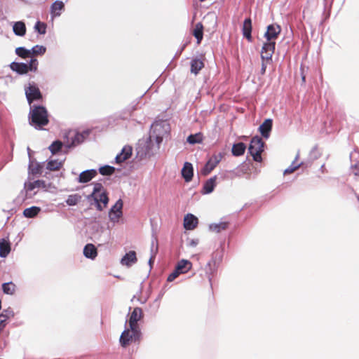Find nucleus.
Returning <instances> with one entry per match:
<instances>
[{
	"instance_id": "nucleus-51",
	"label": "nucleus",
	"mask_w": 359,
	"mask_h": 359,
	"mask_svg": "<svg viewBox=\"0 0 359 359\" xmlns=\"http://www.w3.org/2000/svg\"><path fill=\"white\" fill-rule=\"evenodd\" d=\"M266 69V65L264 63V61H262V68L260 70V73L262 75H264L265 74Z\"/></svg>"
},
{
	"instance_id": "nucleus-49",
	"label": "nucleus",
	"mask_w": 359,
	"mask_h": 359,
	"mask_svg": "<svg viewBox=\"0 0 359 359\" xmlns=\"http://www.w3.org/2000/svg\"><path fill=\"white\" fill-rule=\"evenodd\" d=\"M273 54V53H272V52L262 50L261 51V58H262V61H264V60H266V62L271 61Z\"/></svg>"
},
{
	"instance_id": "nucleus-21",
	"label": "nucleus",
	"mask_w": 359,
	"mask_h": 359,
	"mask_svg": "<svg viewBox=\"0 0 359 359\" xmlns=\"http://www.w3.org/2000/svg\"><path fill=\"white\" fill-rule=\"evenodd\" d=\"M216 180L217 176L215 175L210 179H208L204 184L203 187V194H209L214 191V189L216 186Z\"/></svg>"
},
{
	"instance_id": "nucleus-18",
	"label": "nucleus",
	"mask_w": 359,
	"mask_h": 359,
	"mask_svg": "<svg viewBox=\"0 0 359 359\" xmlns=\"http://www.w3.org/2000/svg\"><path fill=\"white\" fill-rule=\"evenodd\" d=\"M142 317L143 314L142 309L139 307L135 308L130 313L128 320L129 325H138V321L140 320Z\"/></svg>"
},
{
	"instance_id": "nucleus-58",
	"label": "nucleus",
	"mask_w": 359,
	"mask_h": 359,
	"mask_svg": "<svg viewBox=\"0 0 359 359\" xmlns=\"http://www.w3.org/2000/svg\"><path fill=\"white\" fill-rule=\"evenodd\" d=\"M208 280L210 282H211V280H212V278L210 276H208Z\"/></svg>"
},
{
	"instance_id": "nucleus-3",
	"label": "nucleus",
	"mask_w": 359,
	"mask_h": 359,
	"mask_svg": "<svg viewBox=\"0 0 359 359\" xmlns=\"http://www.w3.org/2000/svg\"><path fill=\"white\" fill-rule=\"evenodd\" d=\"M264 145L265 144L260 137L255 136L252 138L248 151L255 161L261 162L262 161L261 154L264 151Z\"/></svg>"
},
{
	"instance_id": "nucleus-16",
	"label": "nucleus",
	"mask_w": 359,
	"mask_h": 359,
	"mask_svg": "<svg viewBox=\"0 0 359 359\" xmlns=\"http://www.w3.org/2000/svg\"><path fill=\"white\" fill-rule=\"evenodd\" d=\"M182 175L187 182H190L194 175V168L191 163L185 162L182 169Z\"/></svg>"
},
{
	"instance_id": "nucleus-23",
	"label": "nucleus",
	"mask_w": 359,
	"mask_h": 359,
	"mask_svg": "<svg viewBox=\"0 0 359 359\" xmlns=\"http://www.w3.org/2000/svg\"><path fill=\"white\" fill-rule=\"evenodd\" d=\"M177 270L181 274L185 273L191 270L192 267V263L187 259H181L179 261L175 266Z\"/></svg>"
},
{
	"instance_id": "nucleus-9",
	"label": "nucleus",
	"mask_w": 359,
	"mask_h": 359,
	"mask_svg": "<svg viewBox=\"0 0 359 359\" xmlns=\"http://www.w3.org/2000/svg\"><path fill=\"white\" fill-rule=\"evenodd\" d=\"M281 28L278 25L272 24L267 27L266 32L264 34V37L267 41H272L277 38L278 34L280 33Z\"/></svg>"
},
{
	"instance_id": "nucleus-52",
	"label": "nucleus",
	"mask_w": 359,
	"mask_h": 359,
	"mask_svg": "<svg viewBox=\"0 0 359 359\" xmlns=\"http://www.w3.org/2000/svg\"><path fill=\"white\" fill-rule=\"evenodd\" d=\"M197 244H198V241L196 240H194V239H192L189 243V245L191 247H196L197 245Z\"/></svg>"
},
{
	"instance_id": "nucleus-43",
	"label": "nucleus",
	"mask_w": 359,
	"mask_h": 359,
	"mask_svg": "<svg viewBox=\"0 0 359 359\" xmlns=\"http://www.w3.org/2000/svg\"><path fill=\"white\" fill-rule=\"evenodd\" d=\"M62 163L57 160H50L46 164V169L49 170H57L62 166Z\"/></svg>"
},
{
	"instance_id": "nucleus-10",
	"label": "nucleus",
	"mask_w": 359,
	"mask_h": 359,
	"mask_svg": "<svg viewBox=\"0 0 359 359\" xmlns=\"http://www.w3.org/2000/svg\"><path fill=\"white\" fill-rule=\"evenodd\" d=\"M97 175V171L95 169H88L84 171H82L77 179L78 182L79 183H87L90 182L93 178H94Z\"/></svg>"
},
{
	"instance_id": "nucleus-2",
	"label": "nucleus",
	"mask_w": 359,
	"mask_h": 359,
	"mask_svg": "<svg viewBox=\"0 0 359 359\" xmlns=\"http://www.w3.org/2000/svg\"><path fill=\"white\" fill-rule=\"evenodd\" d=\"M29 122L32 126L41 130L49 123L48 113L46 108L42 105L33 104L30 107Z\"/></svg>"
},
{
	"instance_id": "nucleus-42",
	"label": "nucleus",
	"mask_w": 359,
	"mask_h": 359,
	"mask_svg": "<svg viewBox=\"0 0 359 359\" xmlns=\"http://www.w3.org/2000/svg\"><path fill=\"white\" fill-rule=\"evenodd\" d=\"M2 290L5 294H13L15 290V285L12 282L4 283L2 285Z\"/></svg>"
},
{
	"instance_id": "nucleus-14",
	"label": "nucleus",
	"mask_w": 359,
	"mask_h": 359,
	"mask_svg": "<svg viewBox=\"0 0 359 359\" xmlns=\"http://www.w3.org/2000/svg\"><path fill=\"white\" fill-rule=\"evenodd\" d=\"M198 223V218L191 213H188L184 218V227L187 230L194 229Z\"/></svg>"
},
{
	"instance_id": "nucleus-22",
	"label": "nucleus",
	"mask_w": 359,
	"mask_h": 359,
	"mask_svg": "<svg viewBox=\"0 0 359 359\" xmlns=\"http://www.w3.org/2000/svg\"><path fill=\"white\" fill-rule=\"evenodd\" d=\"M10 68L18 74H25L27 73V63L13 62L10 64Z\"/></svg>"
},
{
	"instance_id": "nucleus-47",
	"label": "nucleus",
	"mask_w": 359,
	"mask_h": 359,
	"mask_svg": "<svg viewBox=\"0 0 359 359\" xmlns=\"http://www.w3.org/2000/svg\"><path fill=\"white\" fill-rule=\"evenodd\" d=\"M34 29L39 34H45L46 32V25L41 21H37L34 25Z\"/></svg>"
},
{
	"instance_id": "nucleus-4",
	"label": "nucleus",
	"mask_w": 359,
	"mask_h": 359,
	"mask_svg": "<svg viewBox=\"0 0 359 359\" xmlns=\"http://www.w3.org/2000/svg\"><path fill=\"white\" fill-rule=\"evenodd\" d=\"M25 93L30 107L32 106V103L33 102L40 101L43 98L40 89L34 82L29 83L27 86H25Z\"/></svg>"
},
{
	"instance_id": "nucleus-33",
	"label": "nucleus",
	"mask_w": 359,
	"mask_h": 359,
	"mask_svg": "<svg viewBox=\"0 0 359 359\" xmlns=\"http://www.w3.org/2000/svg\"><path fill=\"white\" fill-rule=\"evenodd\" d=\"M41 211V208L37 206H32L30 208H25L23 211V215L27 218H34Z\"/></svg>"
},
{
	"instance_id": "nucleus-50",
	"label": "nucleus",
	"mask_w": 359,
	"mask_h": 359,
	"mask_svg": "<svg viewBox=\"0 0 359 359\" xmlns=\"http://www.w3.org/2000/svg\"><path fill=\"white\" fill-rule=\"evenodd\" d=\"M181 273L177 270V269L175 267L174 271L168 276L167 278V281L172 282L177 277H178Z\"/></svg>"
},
{
	"instance_id": "nucleus-37",
	"label": "nucleus",
	"mask_w": 359,
	"mask_h": 359,
	"mask_svg": "<svg viewBox=\"0 0 359 359\" xmlns=\"http://www.w3.org/2000/svg\"><path fill=\"white\" fill-rule=\"evenodd\" d=\"M103 189V186L101 183L96 182L94 183V187L93 192L88 196L87 198L88 201L91 200V198H96V196H99V195L102 193V190Z\"/></svg>"
},
{
	"instance_id": "nucleus-30",
	"label": "nucleus",
	"mask_w": 359,
	"mask_h": 359,
	"mask_svg": "<svg viewBox=\"0 0 359 359\" xmlns=\"http://www.w3.org/2000/svg\"><path fill=\"white\" fill-rule=\"evenodd\" d=\"M246 147L243 142L233 144L231 149L232 154L235 156L243 155L245 151Z\"/></svg>"
},
{
	"instance_id": "nucleus-29",
	"label": "nucleus",
	"mask_w": 359,
	"mask_h": 359,
	"mask_svg": "<svg viewBox=\"0 0 359 359\" xmlns=\"http://www.w3.org/2000/svg\"><path fill=\"white\" fill-rule=\"evenodd\" d=\"M203 67V62L199 58H194L191 61V72L195 75L198 74Z\"/></svg>"
},
{
	"instance_id": "nucleus-40",
	"label": "nucleus",
	"mask_w": 359,
	"mask_h": 359,
	"mask_svg": "<svg viewBox=\"0 0 359 359\" xmlns=\"http://www.w3.org/2000/svg\"><path fill=\"white\" fill-rule=\"evenodd\" d=\"M30 56L31 55H43L46 51V48L43 46L36 45L29 49Z\"/></svg>"
},
{
	"instance_id": "nucleus-28",
	"label": "nucleus",
	"mask_w": 359,
	"mask_h": 359,
	"mask_svg": "<svg viewBox=\"0 0 359 359\" xmlns=\"http://www.w3.org/2000/svg\"><path fill=\"white\" fill-rule=\"evenodd\" d=\"M65 8V4L61 1H55L50 7L51 15L55 17L61 15V11Z\"/></svg>"
},
{
	"instance_id": "nucleus-54",
	"label": "nucleus",
	"mask_w": 359,
	"mask_h": 359,
	"mask_svg": "<svg viewBox=\"0 0 359 359\" xmlns=\"http://www.w3.org/2000/svg\"><path fill=\"white\" fill-rule=\"evenodd\" d=\"M109 239V235H107V236L104 239L99 238L98 240L102 243H107V242H108Z\"/></svg>"
},
{
	"instance_id": "nucleus-36",
	"label": "nucleus",
	"mask_w": 359,
	"mask_h": 359,
	"mask_svg": "<svg viewBox=\"0 0 359 359\" xmlns=\"http://www.w3.org/2000/svg\"><path fill=\"white\" fill-rule=\"evenodd\" d=\"M299 154L298 152L295 156L294 160L292 162L291 165L284 170V175H287V174L293 172L294 170L298 169L302 165V163H296V161L299 158Z\"/></svg>"
},
{
	"instance_id": "nucleus-57",
	"label": "nucleus",
	"mask_w": 359,
	"mask_h": 359,
	"mask_svg": "<svg viewBox=\"0 0 359 359\" xmlns=\"http://www.w3.org/2000/svg\"><path fill=\"white\" fill-rule=\"evenodd\" d=\"M355 168H359V163H358V164L355 165Z\"/></svg>"
},
{
	"instance_id": "nucleus-19",
	"label": "nucleus",
	"mask_w": 359,
	"mask_h": 359,
	"mask_svg": "<svg viewBox=\"0 0 359 359\" xmlns=\"http://www.w3.org/2000/svg\"><path fill=\"white\" fill-rule=\"evenodd\" d=\"M83 255L90 259H95L97 255V250L93 244H86L83 248Z\"/></svg>"
},
{
	"instance_id": "nucleus-34",
	"label": "nucleus",
	"mask_w": 359,
	"mask_h": 359,
	"mask_svg": "<svg viewBox=\"0 0 359 359\" xmlns=\"http://www.w3.org/2000/svg\"><path fill=\"white\" fill-rule=\"evenodd\" d=\"M130 332L133 337V341H136L140 340L142 333L138 325H129Z\"/></svg>"
},
{
	"instance_id": "nucleus-31",
	"label": "nucleus",
	"mask_w": 359,
	"mask_h": 359,
	"mask_svg": "<svg viewBox=\"0 0 359 359\" xmlns=\"http://www.w3.org/2000/svg\"><path fill=\"white\" fill-rule=\"evenodd\" d=\"M193 35L197 40V43L199 44L203 37V25L201 22H198L193 32Z\"/></svg>"
},
{
	"instance_id": "nucleus-45",
	"label": "nucleus",
	"mask_w": 359,
	"mask_h": 359,
	"mask_svg": "<svg viewBox=\"0 0 359 359\" xmlns=\"http://www.w3.org/2000/svg\"><path fill=\"white\" fill-rule=\"evenodd\" d=\"M29 49H27L25 47H18L15 49V53L19 57L26 59L30 57Z\"/></svg>"
},
{
	"instance_id": "nucleus-38",
	"label": "nucleus",
	"mask_w": 359,
	"mask_h": 359,
	"mask_svg": "<svg viewBox=\"0 0 359 359\" xmlns=\"http://www.w3.org/2000/svg\"><path fill=\"white\" fill-rule=\"evenodd\" d=\"M187 141L190 144L201 143L203 141V135L201 133L191 134L188 136Z\"/></svg>"
},
{
	"instance_id": "nucleus-20",
	"label": "nucleus",
	"mask_w": 359,
	"mask_h": 359,
	"mask_svg": "<svg viewBox=\"0 0 359 359\" xmlns=\"http://www.w3.org/2000/svg\"><path fill=\"white\" fill-rule=\"evenodd\" d=\"M25 187L27 191H32L36 188H41L46 189L47 184L44 180H37L32 182H28L25 184Z\"/></svg>"
},
{
	"instance_id": "nucleus-44",
	"label": "nucleus",
	"mask_w": 359,
	"mask_h": 359,
	"mask_svg": "<svg viewBox=\"0 0 359 359\" xmlns=\"http://www.w3.org/2000/svg\"><path fill=\"white\" fill-rule=\"evenodd\" d=\"M81 199V196L77 194L69 195L66 200V203L69 206L76 205Z\"/></svg>"
},
{
	"instance_id": "nucleus-60",
	"label": "nucleus",
	"mask_w": 359,
	"mask_h": 359,
	"mask_svg": "<svg viewBox=\"0 0 359 359\" xmlns=\"http://www.w3.org/2000/svg\"><path fill=\"white\" fill-rule=\"evenodd\" d=\"M199 1H201V2H203V1H204L205 0H199Z\"/></svg>"
},
{
	"instance_id": "nucleus-26",
	"label": "nucleus",
	"mask_w": 359,
	"mask_h": 359,
	"mask_svg": "<svg viewBox=\"0 0 359 359\" xmlns=\"http://www.w3.org/2000/svg\"><path fill=\"white\" fill-rule=\"evenodd\" d=\"M229 222H219V223L210 224L208 229L210 231L219 233L222 231L226 230L229 227Z\"/></svg>"
},
{
	"instance_id": "nucleus-8",
	"label": "nucleus",
	"mask_w": 359,
	"mask_h": 359,
	"mask_svg": "<svg viewBox=\"0 0 359 359\" xmlns=\"http://www.w3.org/2000/svg\"><path fill=\"white\" fill-rule=\"evenodd\" d=\"M133 148L131 146L126 145L123 147L121 152L115 157V162L120 164L131 157Z\"/></svg>"
},
{
	"instance_id": "nucleus-6",
	"label": "nucleus",
	"mask_w": 359,
	"mask_h": 359,
	"mask_svg": "<svg viewBox=\"0 0 359 359\" xmlns=\"http://www.w3.org/2000/svg\"><path fill=\"white\" fill-rule=\"evenodd\" d=\"M222 158V154L221 153L218 154H215L212 156L205 164L203 168H202L201 172L203 175H208L212 170L215 169V168L217 165V164L221 161Z\"/></svg>"
},
{
	"instance_id": "nucleus-56",
	"label": "nucleus",
	"mask_w": 359,
	"mask_h": 359,
	"mask_svg": "<svg viewBox=\"0 0 359 359\" xmlns=\"http://www.w3.org/2000/svg\"><path fill=\"white\" fill-rule=\"evenodd\" d=\"M324 166H325L324 165H322L321 167H320V170H321L322 172H323Z\"/></svg>"
},
{
	"instance_id": "nucleus-15",
	"label": "nucleus",
	"mask_w": 359,
	"mask_h": 359,
	"mask_svg": "<svg viewBox=\"0 0 359 359\" xmlns=\"http://www.w3.org/2000/svg\"><path fill=\"white\" fill-rule=\"evenodd\" d=\"M137 261L136 252L133 250H130L122 257L121 263L122 265L129 267L135 264Z\"/></svg>"
},
{
	"instance_id": "nucleus-13",
	"label": "nucleus",
	"mask_w": 359,
	"mask_h": 359,
	"mask_svg": "<svg viewBox=\"0 0 359 359\" xmlns=\"http://www.w3.org/2000/svg\"><path fill=\"white\" fill-rule=\"evenodd\" d=\"M273 121L271 118L266 119L259 127V130L265 139H268L272 129Z\"/></svg>"
},
{
	"instance_id": "nucleus-35",
	"label": "nucleus",
	"mask_w": 359,
	"mask_h": 359,
	"mask_svg": "<svg viewBox=\"0 0 359 359\" xmlns=\"http://www.w3.org/2000/svg\"><path fill=\"white\" fill-rule=\"evenodd\" d=\"M204 22H208L212 29H215L217 25V17L214 13H208L204 17Z\"/></svg>"
},
{
	"instance_id": "nucleus-12",
	"label": "nucleus",
	"mask_w": 359,
	"mask_h": 359,
	"mask_svg": "<svg viewBox=\"0 0 359 359\" xmlns=\"http://www.w3.org/2000/svg\"><path fill=\"white\" fill-rule=\"evenodd\" d=\"M127 323L128 320H126L125 329L122 332L119 339L120 344L121 345L122 347L124 348L127 347L131 341H133V337L130 332V330L128 327H126Z\"/></svg>"
},
{
	"instance_id": "nucleus-46",
	"label": "nucleus",
	"mask_w": 359,
	"mask_h": 359,
	"mask_svg": "<svg viewBox=\"0 0 359 359\" xmlns=\"http://www.w3.org/2000/svg\"><path fill=\"white\" fill-rule=\"evenodd\" d=\"M39 62L38 60L35 57H32L29 62L27 63V72H36L38 69Z\"/></svg>"
},
{
	"instance_id": "nucleus-27",
	"label": "nucleus",
	"mask_w": 359,
	"mask_h": 359,
	"mask_svg": "<svg viewBox=\"0 0 359 359\" xmlns=\"http://www.w3.org/2000/svg\"><path fill=\"white\" fill-rule=\"evenodd\" d=\"M13 30L15 35L23 36L26 34V26L22 21L15 22L13 26Z\"/></svg>"
},
{
	"instance_id": "nucleus-41",
	"label": "nucleus",
	"mask_w": 359,
	"mask_h": 359,
	"mask_svg": "<svg viewBox=\"0 0 359 359\" xmlns=\"http://www.w3.org/2000/svg\"><path fill=\"white\" fill-rule=\"evenodd\" d=\"M62 146L63 144L61 141L55 140L49 146L48 149L53 154H56L62 149Z\"/></svg>"
},
{
	"instance_id": "nucleus-7",
	"label": "nucleus",
	"mask_w": 359,
	"mask_h": 359,
	"mask_svg": "<svg viewBox=\"0 0 359 359\" xmlns=\"http://www.w3.org/2000/svg\"><path fill=\"white\" fill-rule=\"evenodd\" d=\"M123 203L121 199H118L116 203L111 208L109 212V217L110 220L115 223L117 222L119 218L122 216V208Z\"/></svg>"
},
{
	"instance_id": "nucleus-24",
	"label": "nucleus",
	"mask_w": 359,
	"mask_h": 359,
	"mask_svg": "<svg viewBox=\"0 0 359 359\" xmlns=\"http://www.w3.org/2000/svg\"><path fill=\"white\" fill-rule=\"evenodd\" d=\"M43 168V163L36 162L35 164H34V162L32 161V160L29 161L28 169H29V172L30 174L34 175H41Z\"/></svg>"
},
{
	"instance_id": "nucleus-11",
	"label": "nucleus",
	"mask_w": 359,
	"mask_h": 359,
	"mask_svg": "<svg viewBox=\"0 0 359 359\" xmlns=\"http://www.w3.org/2000/svg\"><path fill=\"white\" fill-rule=\"evenodd\" d=\"M95 202L96 208L99 211H102L104 207H106L109 203V197L106 191H102L99 196L91 198Z\"/></svg>"
},
{
	"instance_id": "nucleus-39",
	"label": "nucleus",
	"mask_w": 359,
	"mask_h": 359,
	"mask_svg": "<svg viewBox=\"0 0 359 359\" xmlns=\"http://www.w3.org/2000/svg\"><path fill=\"white\" fill-rule=\"evenodd\" d=\"M115 170L116 169L114 166H111L109 165L101 166L99 168V172L104 176L112 175L114 173Z\"/></svg>"
},
{
	"instance_id": "nucleus-53",
	"label": "nucleus",
	"mask_w": 359,
	"mask_h": 359,
	"mask_svg": "<svg viewBox=\"0 0 359 359\" xmlns=\"http://www.w3.org/2000/svg\"><path fill=\"white\" fill-rule=\"evenodd\" d=\"M27 153H28V156H29V161L32 160V150L30 149V148L28 147L27 149Z\"/></svg>"
},
{
	"instance_id": "nucleus-32",
	"label": "nucleus",
	"mask_w": 359,
	"mask_h": 359,
	"mask_svg": "<svg viewBox=\"0 0 359 359\" xmlns=\"http://www.w3.org/2000/svg\"><path fill=\"white\" fill-rule=\"evenodd\" d=\"M150 251H151V257L149 259V265L151 268V266L154 262L156 255L158 252V243H157L156 238H153L151 241Z\"/></svg>"
},
{
	"instance_id": "nucleus-55",
	"label": "nucleus",
	"mask_w": 359,
	"mask_h": 359,
	"mask_svg": "<svg viewBox=\"0 0 359 359\" xmlns=\"http://www.w3.org/2000/svg\"><path fill=\"white\" fill-rule=\"evenodd\" d=\"M206 267H209L210 271H211V270H212V269H211V264H210V262L208 264V265H207V266H206Z\"/></svg>"
},
{
	"instance_id": "nucleus-5",
	"label": "nucleus",
	"mask_w": 359,
	"mask_h": 359,
	"mask_svg": "<svg viewBox=\"0 0 359 359\" xmlns=\"http://www.w3.org/2000/svg\"><path fill=\"white\" fill-rule=\"evenodd\" d=\"M89 132L88 130L83 131V133H76L72 137H70V140L68 139L65 143V147L67 149L74 148L77 145L84 142L86 138L88 136Z\"/></svg>"
},
{
	"instance_id": "nucleus-48",
	"label": "nucleus",
	"mask_w": 359,
	"mask_h": 359,
	"mask_svg": "<svg viewBox=\"0 0 359 359\" xmlns=\"http://www.w3.org/2000/svg\"><path fill=\"white\" fill-rule=\"evenodd\" d=\"M275 46H276V43L274 41H267V42L264 43L262 50H266L268 52L274 53Z\"/></svg>"
},
{
	"instance_id": "nucleus-17",
	"label": "nucleus",
	"mask_w": 359,
	"mask_h": 359,
	"mask_svg": "<svg viewBox=\"0 0 359 359\" xmlns=\"http://www.w3.org/2000/svg\"><path fill=\"white\" fill-rule=\"evenodd\" d=\"M242 32L243 36L245 37L248 41H252V20L250 18L245 19L243 25Z\"/></svg>"
},
{
	"instance_id": "nucleus-1",
	"label": "nucleus",
	"mask_w": 359,
	"mask_h": 359,
	"mask_svg": "<svg viewBox=\"0 0 359 359\" xmlns=\"http://www.w3.org/2000/svg\"><path fill=\"white\" fill-rule=\"evenodd\" d=\"M170 131V124L166 121H155L151 126L149 135L144 144V155L151 156L160 149L164 138H167Z\"/></svg>"
},
{
	"instance_id": "nucleus-59",
	"label": "nucleus",
	"mask_w": 359,
	"mask_h": 359,
	"mask_svg": "<svg viewBox=\"0 0 359 359\" xmlns=\"http://www.w3.org/2000/svg\"><path fill=\"white\" fill-rule=\"evenodd\" d=\"M302 80H303L304 81H305V76H302Z\"/></svg>"
},
{
	"instance_id": "nucleus-25",
	"label": "nucleus",
	"mask_w": 359,
	"mask_h": 359,
	"mask_svg": "<svg viewBox=\"0 0 359 359\" xmlns=\"http://www.w3.org/2000/svg\"><path fill=\"white\" fill-rule=\"evenodd\" d=\"M11 252V243L8 240L2 238L0 240V257H6Z\"/></svg>"
}]
</instances>
